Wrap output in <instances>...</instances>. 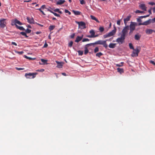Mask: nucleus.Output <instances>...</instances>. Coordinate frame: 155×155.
<instances>
[{
  "instance_id": "nucleus-22",
  "label": "nucleus",
  "mask_w": 155,
  "mask_h": 155,
  "mask_svg": "<svg viewBox=\"0 0 155 155\" xmlns=\"http://www.w3.org/2000/svg\"><path fill=\"white\" fill-rule=\"evenodd\" d=\"M90 17H91V19H92V20H95V21H96L98 23L100 22L94 16L92 15H91L90 16Z\"/></svg>"
},
{
  "instance_id": "nucleus-58",
  "label": "nucleus",
  "mask_w": 155,
  "mask_h": 155,
  "mask_svg": "<svg viewBox=\"0 0 155 155\" xmlns=\"http://www.w3.org/2000/svg\"><path fill=\"white\" fill-rule=\"evenodd\" d=\"M41 31H37L35 33L37 35L41 34Z\"/></svg>"
},
{
  "instance_id": "nucleus-44",
  "label": "nucleus",
  "mask_w": 155,
  "mask_h": 155,
  "mask_svg": "<svg viewBox=\"0 0 155 155\" xmlns=\"http://www.w3.org/2000/svg\"><path fill=\"white\" fill-rule=\"evenodd\" d=\"M141 18H137V21L138 22H139V23H141V21H142L141 20V19H140Z\"/></svg>"
},
{
  "instance_id": "nucleus-25",
  "label": "nucleus",
  "mask_w": 155,
  "mask_h": 155,
  "mask_svg": "<svg viewBox=\"0 0 155 155\" xmlns=\"http://www.w3.org/2000/svg\"><path fill=\"white\" fill-rule=\"evenodd\" d=\"M41 61L43 63V64H41L39 63L40 64H47V60H45L43 59H41Z\"/></svg>"
},
{
  "instance_id": "nucleus-18",
  "label": "nucleus",
  "mask_w": 155,
  "mask_h": 155,
  "mask_svg": "<svg viewBox=\"0 0 155 155\" xmlns=\"http://www.w3.org/2000/svg\"><path fill=\"white\" fill-rule=\"evenodd\" d=\"M141 37V35H140L139 34H136L134 36V38L135 40H139L140 39Z\"/></svg>"
},
{
  "instance_id": "nucleus-4",
  "label": "nucleus",
  "mask_w": 155,
  "mask_h": 155,
  "mask_svg": "<svg viewBox=\"0 0 155 155\" xmlns=\"http://www.w3.org/2000/svg\"><path fill=\"white\" fill-rule=\"evenodd\" d=\"M38 74L37 73H26L25 74V76L27 78L32 79L36 77V76Z\"/></svg>"
},
{
  "instance_id": "nucleus-48",
  "label": "nucleus",
  "mask_w": 155,
  "mask_h": 155,
  "mask_svg": "<svg viewBox=\"0 0 155 155\" xmlns=\"http://www.w3.org/2000/svg\"><path fill=\"white\" fill-rule=\"evenodd\" d=\"M150 63H151L153 65H155V62L154 61H150Z\"/></svg>"
},
{
  "instance_id": "nucleus-12",
  "label": "nucleus",
  "mask_w": 155,
  "mask_h": 155,
  "mask_svg": "<svg viewBox=\"0 0 155 155\" xmlns=\"http://www.w3.org/2000/svg\"><path fill=\"white\" fill-rule=\"evenodd\" d=\"M28 22L30 24H34V20L33 18H30L29 17H27L26 18Z\"/></svg>"
},
{
  "instance_id": "nucleus-19",
  "label": "nucleus",
  "mask_w": 155,
  "mask_h": 155,
  "mask_svg": "<svg viewBox=\"0 0 155 155\" xmlns=\"http://www.w3.org/2000/svg\"><path fill=\"white\" fill-rule=\"evenodd\" d=\"M153 30L151 29H147L146 31V32L147 34H151L153 32Z\"/></svg>"
},
{
  "instance_id": "nucleus-60",
  "label": "nucleus",
  "mask_w": 155,
  "mask_h": 155,
  "mask_svg": "<svg viewBox=\"0 0 155 155\" xmlns=\"http://www.w3.org/2000/svg\"><path fill=\"white\" fill-rule=\"evenodd\" d=\"M64 76H66L67 75H66V74L65 73H61Z\"/></svg>"
},
{
  "instance_id": "nucleus-2",
  "label": "nucleus",
  "mask_w": 155,
  "mask_h": 155,
  "mask_svg": "<svg viewBox=\"0 0 155 155\" xmlns=\"http://www.w3.org/2000/svg\"><path fill=\"white\" fill-rule=\"evenodd\" d=\"M137 23L134 22H131L129 26L130 27V31L129 33V34L130 35L133 33L134 31L135 30V26Z\"/></svg>"
},
{
  "instance_id": "nucleus-9",
  "label": "nucleus",
  "mask_w": 155,
  "mask_h": 155,
  "mask_svg": "<svg viewBox=\"0 0 155 155\" xmlns=\"http://www.w3.org/2000/svg\"><path fill=\"white\" fill-rule=\"evenodd\" d=\"M76 23L79 25V26H81V29H83L86 28V24L84 22L76 21Z\"/></svg>"
},
{
  "instance_id": "nucleus-21",
  "label": "nucleus",
  "mask_w": 155,
  "mask_h": 155,
  "mask_svg": "<svg viewBox=\"0 0 155 155\" xmlns=\"http://www.w3.org/2000/svg\"><path fill=\"white\" fill-rule=\"evenodd\" d=\"M116 43H111L109 44V47L110 48H114L115 47Z\"/></svg>"
},
{
  "instance_id": "nucleus-6",
  "label": "nucleus",
  "mask_w": 155,
  "mask_h": 155,
  "mask_svg": "<svg viewBox=\"0 0 155 155\" xmlns=\"http://www.w3.org/2000/svg\"><path fill=\"white\" fill-rule=\"evenodd\" d=\"M125 38V37L121 35L120 37L118 38L116 40V41L117 42L119 45L121 44L124 42Z\"/></svg>"
},
{
  "instance_id": "nucleus-39",
  "label": "nucleus",
  "mask_w": 155,
  "mask_h": 155,
  "mask_svg": "<svg viewBox=\"0 0 155 155\" xmlns=\"http://www.w3.org/2000/svg\"><path fill=\"white\" fill-rule=\"evenodd\" d=\"M31 31V30L27 28L25 31L26 33H29Z\"/></svg>"
},
{
  "instance_id": "nucleus-11",
  "label": "nucleus",
  "mask_w": 155,
  "mask_h": 155,
  "mask_svg": "<svg viewBox=\"0 0 155 155\" xmlns=\"http://www.w3.org/2000/svg\"><path fill=\"white\" fill-rule=\"evenodd\" d=\"M151 22V19H149L148 20L145 21L143 23H139L138 25H148L150 24Z\"/></svg>"
},
{
  "instance_id": "nucleus-56",
  "label": "nucleus",
  "mask_w": 155,
  "mask_h": 155,
  "mask_svg": "<svg viewBox=\"0 0 155 155\" xmlns=\"http://www.w3.org/2000/svg\"><path fill=\"white\" fill-rule=\"evenodd\" d=\"M35 24H37V25L41 26V27H43V25H41V24H40L38 23H37V22H36L35 23Z\"/></svg>"
},
{
  "instance_id": "nucleus-62",
  "label": "nucleus",
  "mask_w": 155,
  "mask_h": 155,
  "mask_svg": "<svg viewBox=\"0 0 155 155\" xmlns=\"http://www.w3.org/2000/svg\"><path fill=\"white\" fill-rule=\"evenodd\" d=\"M87 37H88V38H93L92 37V36H91V35H87Z\"/></svg>"
},
{
  "instance_id": "nucleus-16",
  "label": "nucleus",
  "mask_w": 155,
  "mask_h": 155,
  "mask_svg": "<svg viewBox=\"0 0 155 155\" xmlns=\"http://www.w3.org/2000/svg\"><path fill=\"white\" fill-rule=\"evenodd\" d=\"M139 7L142 10L146 11L147 10V7H146L145 4H141L139 5Z\"/></svg>"
},
{
  "instance_id": "nucleus-32",
  "label": "nucleus",
  "mask_w": 155,
  "mask_h": 155,
  "mask_svg": "<svg viewBox=\"0 0 155 155\" xmlns=\"http://www.w3.org/2000/svg\"><path fill=\"white\" fill-rule=\"evenodd\" d=\"M129 45L130 49L133 50L134 49V47L132 43H130L129 44Z\"/></svg>"
},
{
  "instance_id": "nucleus-41",
  "label": "nucleus",
  "mask_w": 155,
  "mask_h": 155,
  "mask_svg": "<svg viewBox=\"0 0 155 155\" xmlns=\"http://www.w3.org/2000/svg\"><path fill=\"white\" fill-rule=\"evenodd\" d=\"M15 52L16 53H17L19 54H22L24 53V52L23 51H15Z\"/></svg>"
},
{
  "instance_id": "nucleus-42",
  "label": "nucleus",
  "mask_w": 155,
  "mask_h": 155,
  "mask_svg": "<svg viewBox=\"0 0 155 155\" xmlns=\"http://www.w3.org/2000/svg\"><path fill=\"white\" fill-rule=\"evenodd\" d=\"M80 3L81 5H83L85 4V2L84 0H81L80 1Z\"/></svg>"
},
{
  "instance_id": "nucleus-36",
  "label": "nucleus",
  "mask_w": 155,
  "mask_h": 155,
  "mask_svg": "<svg viewBox=\"0 0 155 155\" xmlns=\"http://www.w3.org/2000/svg\"><path fill=\"white\" fill-rule=\"evenodd\" d=\"M99 30L101 32H102L104 31V28L102 27H101L99 28Z\"/></svg>"
},
{
  "instance_id": "nucleus-35",
  "label": "nucleus",
  "mask_w": 155,
  "mask_h": 155,
  "mask_svg": "<svg viewBox=\"0 0 155 155\" xmlns=\"http://www.w3.org/2000/svg\"><path fill=\"white\" fill-rule=\"evenodd\" d=\"M99 51V49L98 47H96L94 50V52L95 53H96V52H98Z\"/></svg>"
},
{
  "instance_id": "nucleus-31",
  "label": "nucleus",
  "mask_w": 155,
  "mask_h": 155,
  "mask_svg": "<svg viewBox=\"0 0 155 155\" xmlns=\"http://www.w3.org/2000/svg\"><path fill=\"white\" fill-rule=\"evenodd\" d=\"M124 63V62H121L120 64H116V65L117 67H121L123 66Z\"/></svg>"
},
{
  "instance_id": "nucleus-13",
  "label": "nucleus",
  "mask_w": 155,
  "mask_h": 155,
  "mask_svg": "<svg viewBox=\"0 0 155 155\" xmlns=\"http://www.w3.org/2000/svg\"><path fill=\"white\" fill-rule=\"evenodd\" d=\"M131 17L130 15L128 16L126 18L124 19V22L125 25L127 26V24L128 21L130 20Z\"/></svg>"
},
{
  "instance_id": "nucleus-3",
  "label": "nucleus",
  "mask_w": 155,
  "mask_h": 155,
  "mask_svg": "<svg viewBox=\"0 0 155 155\" xmlns=\"http://www.w3.org/2000/svg\"><path fill=\"white\" fill-rule=\"evenodd\" d=\"M116 31V29L115 27L114 29L112 30L111 31L109 32L108 34H107L103 35L104 38H106L108 37H111L115 34Z\"/></svg>"
},
{
  "instance_id": "nucleus-52",
  "label": "nucleus",
  "mask_w": 155,
  "mask_h": 155,
  "mask_svg": "<svg viewBox=\"0 0 155 155\" xmlns=\"http://www.w3.org/2000/svg\"><path fill=\"white\" fill-rule=\"evenodd\" d=\"M48 46V44L47 43H45V44H44L43 47V48H46Z\"/></svg>"
},
{
  "instance_id": "nucleus-49",
  "label": "nucleus",
  "mask_w": 155,
  "mask_h": 155,
  "mask_svg": "<svg viewBox=\"0 0 155 155\" xmlns=\"http://www.w3.org/2000/svg\"><path fill=\"white\" fill-rule=\"evenodd\" d=\"M151 22L153 23L155 22V17L151 20Z\"/></svg>"
},
{
  "instance_id": "nucleus-50",
  "label": "nucleus",
  "mask_w": 155,
  "mask_h": 155,
  "mask_svg": "<svg viewBox=\"0 0 155 155\" xmlns=\"http://www.w3.org/2000/svg\"><path fill=\"white\" fill-rule=\"evenodd\" d=\"M74 36H75V34L73 33L72 35H71L70 37L71 38H74Z\"/></svg>"
},
{
  "instance_id": "nucleus-33",
  "label": "nucleus",
  "mask_w": 155,
  "mask_h": 155,
  "mask_svg": "<svg viewBox=\"0 0 155 155\" xmlns=\"http://www.w3.org/2000/svg\"><path fill=\"white\" fill-rule=\"evenodd\" d=\"M135 12L136 13H144V12L143 11H140L139 10H137L135 11Z\"/></svg>"
},
{
  "instance_id": "nucleus-43",
  "label": "nucleus",
  "mask_w": 155,
  "mask_h": 155,
  "mask_svg": "<svg viewBox=\"0 0 155 155\" xmlns=\"http://www.w3.org/2000/svg\"><path fill=\"white\" fill-rule=\"evenodd\" d=\"M89 39L88 38H84L82 40V42H85L87 41H89Z\"/></svg>"
},
{
  "instance_id": "nucleus-27",
  "label": "nucleus",
  "mask_w": 155,
  "mask_h": 155,
  "mask_svg": "<svg viewBox=\"0 0 155 155\" xmlns=\"http://www.w3.org/2000/svg\"><path fill=\"white\" fill-rule=\"evenodd\" d=\"M90 33L91 34V36H92V37L93 38L95 35V32L93 30H91L90 31Z\"/></svg>"
},
{
  "instance_id": "nucleus-46",
  "label": "nucleus",
  "mask_w": 155,
  "mask_h": 155,
  "mask_svg": "<svg viewBox=\"0 0 155 155\" xmlns=\"http://www.w3.org/2000/svg\"><path fill=\"white\" fill-rule=\"evenodd\" d=\"M16 69L17 70H18V71H20V70H24V68H17L16 67Z\"/></svg>"
},
{
  "instance_id": "nucleus-61",
  "label": "nucleus",
  "mask_w": 155,
  "mask_h": 155,
  "mask_svg": "<svg viewBox=\"0 0 155 155\" xmlns=\"http://www.w3.org/2000/svg\"><path fill=\"white\" fill-rule=\"evenodd\" d=\"M45 71L44 69H42L40 70H37V71H40L43 72V71Z\"/></svg>"
},
{
  "instance_id": "nucleus-53",
  "label": "nucleus",
  "mask_w": 155,
  "mask_h": 155,
  "mask_svg": "<svg viewBox=\"0 0 155 155\" xmlns=\"http://www.w3.org/2000/svg\"><path fill=\"white\" fill-rule=\"evenodd\" d=\"M120 20H118L117 21V24L118 25H120Z\"/></svg>"
},
{
  "instance_id": "nucleus-55",
  "label": "nucleus",
  "mask_w": 155,
  "mask_h": 155,
  "mask_svg": "<svg viewBox=\"0 0 155 155\" xmlns=\"http://www.w3.org/2000/svg\"><path fill=\"white\" fill-rule=\"evenodd\" d=\"M59 9L58 8H56L54 10V11L55 12H58L59 11Z\"/></svg>"
},
{
  "instance_id": "nucleus-29",
  "label": "nucleus",
  "mask_w": 155,
  "mask_h": 155,
  "mask_svg": "<svg viewBox=\"0 0 155 155\" xmlns=\"http://www.w3.org/2000/svg\"><path fill=\"white\" fill-rule=\"evenodd\" d=\"M103 55V54L101 52H100L99 53H97L96 54V56L97 57H98L100 58L101 56Z\"/></svg>"
},
{
  "instance_id": "nucleus-64",
  "label": "nucleus",
  "mask_w": 155,
  "mask_h": 155,
  "mask_svg": "<svg viewBox=\"0 0 155 155\" xmlns=\"http://www.w3.org/2000/svg\"><path fill=\"white\" fill-rule=\"evenodd\" d=\"M153 12L154 13L155 12V7L153 9Z\"/></svg>"
},
{
  "instance_id": "nucleus-38",
  "label": "nucleus",
  "mask_w": 155,
  "mask_h": 155,
  "mask_svg": "<svg viewBox=\"0 0 155 155\" xmlns=\"http://www.w3.org/2000/svg\"><path fill=\"white\" fill-rule=\"evenodd\" d=\"M73 42L72 41H71L68 44V46L70 47H71L73 45Z\"/></svg>"
},
{
  "instance_id": "nucleus-34",
  "label": "nucleus",
  "mask_w": 155,
  "mask_h": 155,
  "mask_svg": "<svg viewBox=\"0 0 155 155\" xmlns=\"http://www.w3.org/2000/svg\"><path fill=\"white\" fill-rule=\"evenodd\" d=\"M78 54L80 55H82L83 54V51H82L79 50L78 51Z\"/></svg>"
},
{
  "instance_id": "nucleus-20",
  "label": "nucleus",
  "mask_w": 155,
  "mask_h": 155,
  "mask_svg": "<svg viewBox=\"0 0 155 155\" xmlns=\"http://www.w3.org/2000/svg\"><path fill=\"white\" fill-rule=\"evenodd\" d=\"M64 0H59L57 2V5H61L63 4L65 2Z\"/></svg>"
},
{
  "instance_id": "nucleus-26",
  "label": "nucleus",
  "mask_w": 155,
  "mask_h": 155,
  "mask_svg": "<svg viewBox=\"0 0 155 155\" xmlns=\"http://www.w3.org/2000/svg\"><path fill=\"white\" fill-rule=\"evenodd\" d=\"M16 28H17L20 30H21L24 31V30H25V28L23 27L19 26H18V25H16Z\"/></svg>"
},
{
  "instance_id": "nucleus-14",
  "label": "nucleus",
  "mask_w": 155,
  "mask_h": 155,
  "mask_svg": "<svg viewBox=\"0 0 155 155\" xmlns=\"http://www.w3.org/2000/svg\"><path fill=\"white\" fill-rule=\"evenodd\" d=\"M55 62L57 63V65L56 66L57 68H60L62 67L63 63V62H60L58 61H56Z\"/></svg>"
},
{
  "instance_id": "nucleus-63",
  "label": "nucleus",
  "mask_w": 155,
  "mask_h": 155,
  "mask_svg": "<svg viewBox=\"0 0 155 155\" xmlns=\"http://www.w3.org/2000/svg\"><path fill=\"white\" fill-rule=\"evenodd\" d=\"M148 12L150 13V14H151V9L149 10Z\"/></svg>"
},
{
  "instance_id": "nucleus-47",
  "label": "nucleus",
  "mask_w": 155,
  "mask_h": 155,
  "mask_svg": "<svg viewBox=\"0 0 155 155\" xmlns=\"http://www.w3.org/2000/svg\"><path fill=\"white\" fill-rule=\"evenodd\" d=\"M149 4L151 5H155V3L153 2H150L149 3Z\"/></svg>"
},
{
  "instance_id": "nucleus-57",
  "label": "nucleus",
  "mask_w": 155,
  "mask_h": 155,
  "mask_svg": "<svg viewBox=\"0 0 155 155\" xmlns=\"http://www.w3.org/2000/svg\"><path fill=\"white\" fill-rule=\"evenodd\" d=\"M45 7V5H42L41 7V8H42V9H44Z\"/></svg>"
},
{
  "instance_id": "nucleus-17",
  "label": "nucleus",
  "mask_w": 155,
  "mask_h": 155,
  "mask_svg": "<svg viewBox=\"0 0 155 155\" xmlns=\"http://www.w3.org/2000/svg\"><path fill=\"white\" fill-rule=\"evenodd\" d=\"M83 36V35H82L81 36H77L75 41L77 42H79L82 39Z\"/></svg>"
},
{
  "instance_id": "nucleus-51",
  "label": "nucleus",
  "mask_w": 155,
  "mask_h": 155,
  "mask_svg": "<svg viewBox=\"0 0 155 155\" xmlns=\"http://www.w3.org/2000/svg\"><path fill=\"white\" fill-rule=\"evenodd\" d=\"M42 13L43 15H45V14L44 12L41 10V8H40L38 9Z\"/></svg>"
},
{
  "instance_id": "nucleus-30",
  "label": "nucleus",
  "mask_w": 155,
  "mask_h": 155,
  "mask_svg": "<svg viewBox=\"0 0 155 155\" xmlns=\"http://www.w3.org/2000/svg\"><path fill=\"white\" fill-rule=\"evenodd\" d=\"M20 33L22 35L25 36L26 38H28V36L27 35L25 32H21Z\"/></svg>"
},
{
  "instance_id": "nucleus-37",
  "label": "nucleus",
  "mask_w": 155,
  "mask_h": 155,
  "mask_svg": "<svg viewBox=\"0 0 155 155\" xmlns=\"http://www.w3.org/2000/svg\"><path fill=\"white\" fill-rule=\"evenodd\" d=\"M149 15H146L142 16H141L139 17L141 18H145L147 17H149Z\"/></svg>"
},
{
  "instance_id": "nucleus-23",
  "label": "nucleus",
  "mask_w": 155,
  "mask_h": 155,
  "mask_svg": "<svg viewBox=\"0 0 155 155\" xmlns=\"http://www.w3.org/2000/svg\"><path fill=\"white\" fill-rule=\"evenodd\" d=\"M72 12L75 15H80L81 14V12L78 11H76L74 10H73Z\"/></svg>"
},
{
  "instance_id": "nucleus-15",
  "label": "nucleus",
  "mask_w": 155,
  "mask_h": 155,
  "mask_svg": "<svg viewBox=\"0 0 155 155\" xmlns=\"http://www.w3.org/2000/svg\"><path fill=\"white\" fill-rule=\"evenodd\" d=\"M88 44H87L84 47V54H87L88 52V50L87 49V47L88 46H90L92 45H88Z\"/></svg>"
},
{
  "instance_id": "nucleus-7",
  "label": "nucleus",
  "mask_w": 155,
  "mask_h": 155,
  "mask_svg": "<svg viewBox=\"0 0 155 155\" xmlns=\"http://www.w3.org/2000/svg\"><path fill=\"white\" fill-rule=\"evenodd\" d=\"M131 54V56L132 57H137L138 56L139 53L140 52V50H139L137 48L134 49Z\"/></svg>"
},
{
  "instance_id": "nucleus-40",
  "label": "nucleus",
  "mask_w": 155,
  "mask_h": 155,
  "mask_svg": "<svg viewBox=\"0 0 155 155\" xmlns=\"http://www.w3.org/2000/svg\"><path fill=\"white\" fill-rule=\"evenodd\" d=\"M64 12L65 13H68V14L69 15H70L71 14V12L68 11V10L65 9L64 10Z\"/></svg>"
},
{
  "instance_id": "nucleus-59",
  "label": "nucleus",
  "mask_w": 155,
  "mask_h": 155,
  "mask_svg": "<svg viewBox=\"0 0 155 155\" xmlns=\"http://www.w3.org/2000/svg\"><path fill=\"white\" fill-rule=\"evenodd\" d=\"M48 11L50 12H51V13L53 14V12H54L52 11L51 10H50L49 9H48Z\"/></svg>"
},
{
  "instance_id": "nucleus-5",
  "label": "nucleus",
  "mask_w": 155,
  "mask_h": 155,
  "mask_svg": "<svg viewBox=\"0 0 155 155\" xmlns=\"http://www.w3.org/2000/svg\"><path fill=\"white\" fill-rule=\"evenodd\" d=\"M126 26L123 29L122 32V34L121 35L122 36L125 37L126 35L128 32V31L129 29V26L128 25H125Z\"/></svg>"
},
{
  "instance_id": "nucleus-24",
  "label": "nucleus",
  "mask_w": 155,
  "mask_h": 155,
  "mask_svg": "<svg viewBox=\"0 0 155 155\" xmlns=\"http://www.w3.org/2000/svg\"><path fill=\"white\" fill-rule=\"evenodd\" d=\"M117 71L119 72L120 74H122L124 73V70L123 68H117Z\"/></svg>"
},
{
  "instance_id": "nucleus-10",
  "label": "nucleus",
  "mask_w": 155,
  "mask_h": 155,
  "mask_svg": "<svg viewBox=\"0 0 155 155\" xmlns=\"http://www.w3.org/2000/svg\"><path fill=\"white\" fill-rule=\"evenodd\" d=\"M5 19H2L0 20V26L2 28H4L6 26V22Z\"/></svg>"
},
{
  "instance_id": "nucleus-54",
  "label": "nucleus",
  "mask_w": 155,
  "mask_h": 155,
  "mask_svg": "<svg viewBox=\"0 0 155 155\" xmlns=\"http://www.w3.org/2000/svg\"><path fill=\"white\" fill-rule=\"evenodd\" d=\"M12 44L13 45H15V46H17V44L16 43H15V42H12Z\"/></svg>"
},
{
  "instance_id": "nucleus-45",
  "label": "nucleus",
  "mask_w": 155,
  "mask_h": 155,
  "mask_svg": "<svg viewBox=\"0 0 155 155\" xmlns=\"http://www.w3.org/2000/svg\"><path fill=\"white\" fill-rule=\"evenodd\" d=\"M53 14L55 16L58 17H60V15L59 14H57V13H55V12H53Z\"/></svg>"
},
{
  "instance_id": "nucleus-28",
  "label": "nucleus",
  "mask_w": 155,
  "mask_h": 155,
  "mask_svg": "<svg viewBox=\"0 0 155 155\" xmlns=\"http://www.w3.org/2000/svg\"><path fill=\"white\" fill-rule=\"evenodd\" d=\"M55 27V25H50L49 27V29L50 31L53 30Z\"/></svg>"
},
{
  "instance_id": "nucleus-8",
  "label": "nucleus",
  "mask_w": 155,
  "mask_h": 155,
  "mask_svg": "<svg viewBox=\"0 0 155 155\" xmlns=\"http://www.w3.org/2000/svg\"><path fill=\"white\" fill-rule=\"evenodd\" d=\"M18 24L20 25H21L22 24L17 19H15L14 20L12 21L11 25H15L16 27V25H17L16 24Z\"/></svg>"
},
{
  "instance_id": "nucleus-1",
  "label": "nucleus",
  "mask_w": 155,
  "mask_h": 155,
  "mask_svg": "<svg viewBox=\"0 0 155 155\" xmlns=\"http://www.w3.org/2000/svg\"><path fill=\"white\" fill-rule=\"evenodd\" d=\"M102 45L106 48H107L108 47L107 45V43L106 42V41H103L101 40L97 41L94 43L88 44V45Z\"/></svg>"
}]
</instances>
